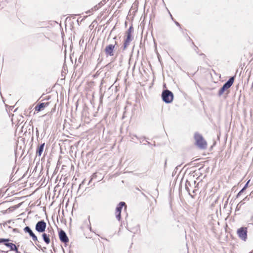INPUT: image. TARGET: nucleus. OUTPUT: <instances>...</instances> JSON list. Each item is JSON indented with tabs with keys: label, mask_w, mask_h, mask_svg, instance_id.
Listing matches in <instances>:
<instances>
[{
	"label": "nucleus",
	"mask_w": 253,
	"mask_h": 253,
	"mask_svg": "<svg viewBox=\"0 0 253 253\" xmlns=\"http://www.w3.org/2000/svg\"><path fill=\"white\" fill-rule=\"evenodd\" d=\"M194 138L195 140V145L201 149H205L207 148V143L201 134L197 132H195Z\"/></svg>",
	"instance_id": "f257e3e1"
},
{
	"label": "nucleus",
	"mask_w": 253,
	"mask_h": 253,
	"mask_svg": "<svg viewBox=\"0 0 253 253\" xmlns=\"http://www.w3.org/2000/svg\"><path fill=\"white\" fill-rule=\"evenodd\" d=\"M12 240L9 238H0V244H2L6 247L10 248L11 251H14L15 253H20L18 251V246L12 243H10Z\"/></svg>",
	"instance_id": "f03ea898"
},
{
	"label": "nucleus",
	"mask_w": 253,
	"mask_h": 253,
	"mask_svg": "<svg viewBox=\"0 0 253 253\" xmlns=\"http://www.w3.org/2000/svg\"><path fill=\"white\" fill-rule=\"evenodd\" d=\"M235 78V76L230 77L229 80L223 84L222 87L218 90V96H221L225 91L227 90L232 86L234 83Z\"/></svg>",
	"instance_id": "7ed1b4c3"
},
{
	"label": "nucleus",
	"mask_w": 253,
	"mask_h": 253,
	"mask_svg": "<svg viewBox=\"0 0 253 253\" xmlns=\"http://www.w3.org/2000/svg\"><path fill=\"white\" fill-rule=\"evenodd\" d=\"M161 96L163 101L166 103H170L173 101V94L168 89L164 90Z\"/></svg>",
	"instance_id": "20e7f679"
},
{
	"label": "nucleus",
	"mask_w": 253,
	"mask_h": 253,
	"mask_svg": "<svg viewBox=\"0 0 253 253\" xmlns=\"http://www.w3.org/2000/svg\"><path fill=\"white\" fill-rule=\"evenodd\" d=\"M118 43L116 41L115 42V44H110L107 45L105 49L104 52L105 55L107 57L108 56H113L114 55V51L115 45H117Z\"/></svg>",
	"instance_id": "39448f33"
},
{
	"label": "nucleus",
	"mask_w": 253,
	"mask_h": 253,
	"mask_svg": "<svg viewBox=\"0 0 253 253\" xmlns=\"http://www.w3.org/2000/svg\"><path fill=\"white\" fill-rule=\"evenodd\" d=\"M46 227V222L43 220H41L36 223L35 230L39 233H43L45 231Z\"/></svg>",
	"instance_id": "423d86ee"
},
{
	"label": "nucleus",
	"mask_w": 253,
	"mask_h": 253,
	"mask_svg": "<svg viewBox=\"0 0 253 253\" xmlns=\"http://www.w3.org/2000/svg\"><path fill=\"white\" fill-rule=\"evenodd\" d=\"M237 234L239 238L243 240L244 241H246L247 239V228L245 227H242L239 228L237 230Z\"/></svg>",
	"instance_id": "0eeeda50"
},
{
	"label": "nucleus",
	"mask_w": 253,
	"mask_h": 253,
	"mask_svg": "<svg viewBox=\"0 0 253 253\" xmlns=\"http://www.w3.org/2000/svg\"><path fill=\"white\" fill-rule=\"evenodd\" d=\"M126 206L125 202H121L117 206L116 208V217L118 221H120L121 219V212L123 207Z\"/></svg>",
	"instance_id": "6e6552de"
},
{
	"label": "nucleus",
	"mask_w": 253,
	"mask_h": 253,
	"mask_svg": "<svg viewBox=\"0 0 253 253\" xmlns=\"http://www.w3.org/2000/svg\"><path fill=\"white\" fill-rule=\"evenodd\" d=\"M58 235L59 239L62 243H64L65 245H67V243H69V240L68 237L63 230L60 229L58 231Z\"/></svg>",
	"instance_id": "1a4fd4ad"
},
{
	"label": "nucleus",
	"mask_w": 253,
	"mask_h": 253,
	"mask_svg": "<svg viewBox=\"0 0 253 253\" xmlns=\"http://www.w3.org/2000/svg\"><path fill=\"white\" fill-rule=\"evenodd\" d=\"M134 29L132 25H131L126 32V36L125 40L131 42L133 39L132 33L133 32Z\"/></svg>",
	"instance_id": "9d476101"
},
{
	"label": "nucleus",
	"mask_w": 253,
	"mask_h": 253,
	"mask_svg": "<svg viewBox=\"0 0 253 253\" xmlns=\"http://www.w3.org/2000/svg\"><path fill=\"white\" fill-rule=\"evenodd\" d=\"M49 104V102L38 103L35 107V111L39 112L48 106Z\"/></svg>",
	"instance_id": "9b49d317"
},
{
	"label": "nucleus",
	"mask_w": 253,
	"mask_h": 253,
	"mask_svg": "<svg viewBox=\"0 0 253 253\" xmlns=\"http://www.w3.org/2000/svg\"><path fill=\"white\" fill-rule=\"evenodd\" d=\"M44 143H43L38 146L36 150V156L41 157L44 147Z\"/></svg>",
	"instance_id": "f8f14e48"
},
{
	"label": "nucleus",
	"mask_w": 253,
	"mask_h": 253,
	"mask_svg": "<svg viewBox=\"0 0 253 253\" xmlns=\"http://www.w3.org/2000/svg\"><path fill=\"white\" fill-rule=\"evenodd\" d=\"M42 233V236L43 241L46 244L48 245L50 243V234H47L44 233V232Z\"/></svg>",
	"instance_id": "ddd939ff"
},
{
	"label": "nucleus",
	"mask_w": 253,
	"mask_h": 253,
	"mask_svg": "<svg viewBox=\"0 0 253 253\" xmlns=\"http://www.w3.org/2000/svg\"><path fill=\"white\" fill-rule=\"evenodd\" d=\"M23 231H24L25 233H28L30 237L31 238L33 237L34 235H35V234L33 232L31 228L28 226H27L25 227H24L23 229Z\"/></svg>",
	"instance_id": "4468645a"
},
{
	"label": "nucleus",
	"mask_w": 253,
	"mask_h": 253,
	"mask_svg": "<svg viewBox=\"0 0 253 253\" xmlns=\"http://www.w3.org/2000/svg\"><path fill=\"white\" fill-rule=\"evenodd\" d=\"M32 240L35 242L36 245L38 247V248L42 249V250H43V249H46L45 247H43L42 249V247L40 245H39L37 243V242H38V237L36 235H34L33 237H32Z\"/></svg>",
	"instance_id": "2eb2a0df"
},
{
	"label": "nucleus",
	"mask_w": 253,
	"mask_h": 253,
	"mask_svg": "<svg viewBox=\"0 0 253 253\" xmlns=\"http://www.w3.org/2000/svg\"><path fill=\"white\" fill-rule=\"evenodd\" d=\"M130 42H129V41H128L125 40H124V44H123V46L122 47L123 50H126V49L127 48V46L129 44Z\"/></svg>",
	"instance_id": "dca6fc26"
},
{
	"label": "nucleus",
	"mask_w": 253,
	"mask_h": 253,
	"mask_svg": "<svg viewBox=\"0 0 253 253\" xmlns=\"http://www.w3.org/2000/svg\"><path fill=\"white\" fill-rule=\"evenodd\" d=\"M189 186H191V184L189 181H188V180H186V183H185V188L188 192H190V190H189Z\"/></svg>",
	"instance_id": "f3484780"
},
{
	"label": "nucleus",
	"mask_w": 253,
	"mask_h": 253,
	"mask_svg": "<svg viewBox=\"0 0 253 253\" xmlns=\"http://www.w3.org/2000/svg\"><path fill=\"white\" fill-rule=\"evenodd\" d=\"M96 177H97V173H93V174L91 176V178H90V180L89 181L88 184H89V183H90L91 180H92L93 179L96 178Z\"/></svg>",
	"instance_id": "a211bd4d"
},
{
	"label": "nucleus",
	"mask_w": 253,
	"mask_h": 253,
	"mask_svg": "<svg viewBox=\"0 0 253 253\" xmlns=\"http://www.w3.org/2000/svg\"><path fill=\"white\" fill-rule=\"evenodd\" d=\"M47 230H48V233H49L48 234H50V236L52 235V234H54V232L53 229L52 228V227H51L50 229H49V228H48Z\"/></svg>",
	"instance_id": "6ab92c4d"
},
{
	"label": "nucleus",
	"mask_w": 253,
	"mask_h": 253,
	"mask_svg": "<svg viewBox=\"0 0 253 253\" xmlns=\"http://www.w3.org/2000/svg\"><path fill=\"white\" fill-rule=\"evenodd\" d=\"M250 182V180H249L246 184L245 185H244V186L243 187V188H242L243 189V191H245L247 188V187H248V184H249V183Z\"/></svg>",
	"instance_id": "aec40b11"
},
{
	"label": "nucleus",
	"mask_w": 253,
	"mask_h": 253,
	"mask_svg": "<svg viewBox=\"0 0 253 253\" xmlns=\"http://www.w3.org/2000/svg\"><path fill=\"white\" fill-rule=\"evenodd\" d=\"M130 137L131 138V139H134V137L136 138L137 139H139L140 138H138L136 135L135 134H132V135H130Z\"/></svg>",
	"instance_id": "412c9836"
},
{
	"label": "nucleus",
	"mask_w": 253,
	"mask_h": 253,
	"mask_svg": "<svg viewBox=\"0 0 253 253\" xmlns=\"http://www.w3.org/2000/svg\"><path fill=\"white\" fill-rule=\"evenodd\" d=\"M244 191H243V189H242L237 194L236 198H238L241 195V194L244 192Z\"/></svg>",
	"instance_id": "4be33fe9"
},
{
	"label": "nucleus",
	"mask_w": 253,
	"mask_h": 253,
	"mask_svg": "<svg viewBox=\"0 0 253 253\" xmlns=\"http://www.w3.org/2000/svg\"><path fill=\"white\" fill-rule=\"evenodd\" d=\"M192 44L194 45V50L197 52V53H198V52L197 51V49H198V48L197 46H196L195 44H194V43L192 42Z\"/></svg>",
	"instance_id": "5701e85b"
},
{
	"label": "nucleus",
	"mask_w": 253,
	"mask_h": 253,
	"mask_svg": "<svg viewBox=\"0 0 253 253\" xmlns=\"http://www.w3.org/2000/svg\"><path fill=\"white\" fill-rule=\"evenodd\" d=\"M199 55L200 56H201L202 57H203V58L204 59H205L206 58V55L205 54H204V53H200Z\"/></svg>",
	"instance_id": "b1692460"
},
{
	"label": "nucleus",
	"mask_w": 253,
	"mask_h": 253,
	"mask_svg": "<svg viewBox=\"0 0 253 253\" xmlns=\"http://www.w3.org/2000/svg\"><path fill=\"white\" fill-rule=\"evenodd\" d=\"M174 22H175V24H176V25L180 27V24L178 22L175 21H174Z\"/></svg>",
	"instance_id": "393cba45"
},
{
	"label": "nucleus",
	"mask_w": 253,
	"mask_h": 253,
	"mask_svg": "<svg viewBox=\"0 0 253 253\" xmlns=\"http://www.w3.org/2000/svg\"><path fill=\"white\" fill-rule=\"evenodd\" d=\"M167 160L166 159L165 160V165H164V168H166V167H167Z\"/></svg>",
	"instance_id": "a878e982"
},
{
	"label": "nucleus",
	"mask_w": 253,
	"mask_h": 253,
	"mask_svg": "<svg viewBox=\"0 0 253 253\" xmlns=\"http://www.w3.org/2000/svg\"><path fill=\"white\" fill-rule=\"evenodd\" d=\"M2 162V159L1 157V156H0V165L1 164Z\"/></svg>",
	"instance_id": "bb28decb"
},
{
	"label": "nucleus",
	"mask_w": 253,
	"mask_h": 253,
	"mask_svg": "<svg viewBox=\"0 0 253 253\" xmlns=\"http://www.w3.org/2000/svg\"><path fill=\"white\" fill-rule=\"evenodd\" d=\"M36 134L37 135H39V130L37 128H36Z\"/></svg>",
	"instance_id": "cd10ccee"
},
{
	"label": "nucleus",
	"mask_w": 253,
	"mask_h": 253,
	"mask_svg": "<svg viewBox=\"0 0 253 253\" xmlns=\"http://www.w3.org/2000/svg\"><path fill=\"white\" fill-rule=\"evenodd\" d=\"M142 195H143L145 197L147 198V196L143 192H141Z\"/></svg>",
	"instance_id": "c85d7f7f"
},
{
	"label": "nucleus",
	"mask_w": 253,
	"mask_h": 253,
	"mask_svg": "<svg viewBox=\"0 0 253 253\" xmlns=\"http://www.w3.org/2000/svg\"><path fill=\"white\" fill-rule=\"evenodd\" d=\"M250 196H251L252 197H253V191L251 193Z\"/></svg>",
	"instance_id": "c756f323"
},
{
	"label": "nucleus",
	"mask_w": 253,
	"mask_h": 253,
	"mask_svg": "<svg viewBox=\"0 0 253 253\" xmlns=\"http://www.w3.org/2000/svg\"><path fill=\"white\" fill-rule=\"evenodd\" d=\"M84 180L82 182L81 184H80V187L81 186L82 184H84Z\"/></svg>",
	"instance_id": "7c9ffc66"
},
{
	"label": "nucleus",
	"mask_w": 253,
	"mask_h": 253,
	"mask_svg": "<svg viewBox=\"0 0 253 253\" xmlns=\"http://www.w3.org/2000/svg\"><path fill=\"white\" fill-rule=\"evenodd\" d=\"M188 40L192 41L191 39L189 37H188Z\"/></svg>",
	"instance_id": "2f4dec72"
},
{
	"label": "nucleus",
	"mask_w": 253,
	"mask_h": 253,
	"mask_svg": "<svg viewBox=\"0 0 253 253\" xmlns=\"http://www.w3.org/2000/svg\"><path fill=\"white\" fill-rule=\"evenodd\" d=\"M10 222H11V221H10V220H8V221H7V223H10Z\"/></svg>",
	"instance_id": "473e14b6"
},
{
	"label": "nucleus",
	"mask_w": 253,
	"mask_h": 253,
	"mask_svg": "<svg viewBox=\"0 0 253 253\" xmlns=\"http://www.w3.org/2000/svg\"><path fill=\"white\" fill-rule=\"evenodd\" d=\"M116 39H117V37H116V36H115V37L113 38V39H114V40H116Z\"/></svg>",
	"instance_id": "72a5a7b5"
},
{
	"label": "nucleus",
	"mask_w": 253,
	"mask_h": 253,
	"mask_svg": "<svg viewBox=\"0 0 253 253\" xmlns=\"http://www.w3.org/2000/svg\"><path fill=\"white\" fill-rule=\"evenodd\" d=\"M0 252H1V253H5V251H0Z\"/></svg>",
	"instance_id": "f704fd0d"
},
{
	"label": "nucleus",
	"mask_w": 253,
	"mask_h": 253,
	"mask_svg": "<svg viewBox=\"0 0 253 253\" xmlns=\"http://www.w3.org/2000/svg\"><path fill=\"white\" fill-rule=\"evenodd\" d=\"M136 189L137 190H139V188H138V187L136 188Z\"/></svg>",
	"instance_id": "c9c22d12"
},
{
	"label": "nucleus",
	"mask_w": 253,
	"mask_h": 253,
	"mask_svg": "<svg viewBox=\"0 0 253 253\" xmlns=\"http://www.w3.org/2000/svg\"><path fill=\"white\" fill-rule=\"evenodd\" d=\"M247 198H248V196L246 197V198H245V199H244V200H246V199H247Z\"/></svg>",
	"instance_id": "e433bc0d"
},
{
	"label": "nucleus",
	"mask_w": 253,
	"mask_h": 253,
	"mask_svg": "<svg viewBox=\"0 0 253 253\" xmlns=\"http://www.w3.org/2000/svg\"><path fill=\"white\" fill-rule=\"evenodd\" d=\"M196 181L194 180V184L196 183Z\"/></svg>",
	"instance_id": "4c0bfd02"
},
{
	"label": "nucleus",
	"mask_w": 253,
	"mask_h": 253,
	"mask_svg": "<svg viewBox=\"0 0 253 253\" xmlns=\"http://www.w3.org/2000/svg\"><path fill=\"white\" fill-rule=\"evenodd\" d=\"M249 253H253V250L252 252H250Z\"/></svg>",
	"instance_id": "58836bf2"
},
{
	"label": "nucleus",
	"mask_w": 253,
	"mask_h": 253,
	"mask_svg": "<svg viewBox=\"0 0 253 253\" xmlns=\"http://www.w3.org/2000/svg\"><path fill=\"white\" fill-rule=\"evenodd\" d=\"M170 16H171V19H173V17H172V16H171V15H170Z\"/></svg>",
	"instance_id": "ea45409f"
}]
</instances>
